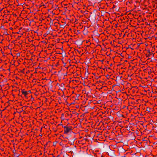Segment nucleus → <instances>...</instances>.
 Listing matches in <instances>:
<instances>
[{
	"instance_id": "1",
	"label": "nucleus",
	"mask_w": 157,
	"mask_h": 157,
	"mask_svg": "<svg viewBox=\"0 0 157 157\" xmlns=\"http://www.w3.org/2000/svg\"><path fill=\"white\" fill-rule=\"evenodd\" d=\"M60 125L62 126V127L64 128V134H67L69 132H72L73 127L71 125H67L63 127V124H58L57 126L58 127Z\"/></svg>"
},
{
	"instance_id": "2",
	"label": "nucleus",
	"mask_w": 157,
	"mask_h": 157,
	"mask_svg": "<svg viewBox=\"0 0 157 157\" xmlns=\"http://www.w3.org/2000/svg\"><path fill=\"white\" fill-rule=\"evenodd\" d=\"M151 143L154 145H157V137L155 136H152L150 138Z\"/></svg>"
},
{
	"instance_id": "3",
	"label": "nucleus",
	"mask_w": 157,
	"mask_h": 157,
	"mask_svg": "<svg viewBox=\"0 0 157 157\" xmlns=\"http://www.w3.org/2000/svg\"><path fill=\"white\" fill-rule=\"evenodd\" d=\"M115 151L112 150L110 149L107 151V153L110 156H113L115 155Z\"/></svg>"
},
{
	"instance_id": "4",
	"label": "nucleus",
	"mask_w": 157,
	"mask_h": 157,
	"mask_svg": "<svg viewBox=\"0 0 157 157\" xmlns=\"http://www.w3.org/2000/svg\"><path fill=\"white\" fill-rule=\"evenodd\" d=\"M21 92L22 94L24 95L25 97H27V95L28 94V92H27V91H25V89L23 90L21 89Z\"/></svg>"
},
{
	"instance_id": "5",
	"label": "nucleus",
	"mask_w": 157,
	"mask_h": 157,
	"mask_svg": "<svg viewBox=\"0 0 157 157\" xmlns=\"http://www.w3.org/2000/svg\"><path fill=\"white\" fill-rule=\"evenodd\" d=\"M147 141L146 140H143L141 143V145H142L144 147H145L146 146L147 144Z\"/></svg>"
},
{
	"instance_id": "6",
	"label": "nucleus",
	"mask_w": 157,
	"mask_h": 157,
	"mask_svg": "<svg viewBox=\"0 0 157 157\" xmlns=\"http://www.w3.org/2000/svg\"><path fill=\"white\" fill-rule=\"evenodd\" d=\"M93 12L95 16L97 15L99 17L100 15V12L97 10H95Z\"/></svg>"
},
{
	"instance_id": "7",
	"label": "nucleus",
	"mask_w": 157,
	"mask_h": 157,
	"mask_svg": "<svg viewBox=\"0 0 157 157\" xmlns=\"http://www.w3.org/2000/svg\"><path fill=\"white\" fill-rule=\"evenodd\" d=\"M147 51L148 53L146 54V57H150L153 53L150 52L149 49L147 50Z\"/></svg>"
},
{
	"instance_id": "8",
	"label": "nucleus",
	"mask_w": 157,
	"mask_h": 157,
	"mask_svg": "<svg viewBox=\"0 0 157 157\" xmlns=\"http://www.w3.org/2000/svg\"><path fill=\"white\" fill-rule=\"evenodd\" d=\"M131 155V154L130 152H127L124 155V156L122 157H129Z\"/></svg>"
},
{
	"instance_id": "9",
	"label": "nucleus",
	"mask_w": 157,
	"mask_h": 157,
	"mask_svg": "<svg viewBox=\"0 0 157 157\" xmlns=\"http://www.w3.org/2000/svg\"><path fill=\"white\" fill-rule=\"evenodd\" d=\"M82 141L84 142V141H85V142L86 141H87L88 142L89 141V140L88 139L86 138H84V137H83V139L82 140Z\"/></svg>"
},
{
	"instance_id": "10",
	"label": "nucleus",
	"mask_w": 157,
	"mask_h": 157,
	"mask_svg": "<svg viewBox=\"0 0 157 157\" xmlns=\"http://www.w3.org/2000/svg\"><path fill=\"white\" fill-rule=\"evenodd\" d=\"M74 140H75V139H73L72 140H71V141H69V142L68 143V144H70V145H71L72 144H73V143H74Z\"/></svg>"
},
{
	"instance_id": "11",
	"label": "nucleus",
	"mask_w": 157,
	"mask_h": 157,
	"mask_svg": "<svg viewBox=\"0 0 157 157\" xmlns=\"http://www.w3.org/2000/svg\"><path fill=\"white\" fill-rule=\"evenodd\" d=\"M134 0H128V1L127 2L126 4H127L128 2L130 4H132L133 3Z\"/></svg>"
},
{
	"instance_id": "12",
	"label": "nucleus",
	"mask_w": 157,
	"mask_h": 157,
	"mask_svg": "<svg viewBox=\"0 0 157 157\" xmlns=\"http://www.w3.org/2000/svg\"><path fill=\"white\" fill-rule=\"evenodd\" d=\"M151 109H152L151 108L148 107H147L146 108V111H148V112H151Z\"/></svg>"
},
{
	"instance_id": "13",
	"label": "nucleus",
	"mask_w": 157,
	"mask_h": 157,
	"mask_svg": "<svg viewBox=\"0 0 157 157\" xmlns=\"http://www.w3.org/2000/svg\"><path fill=\"white\" fill-rule=\"evenodd\" d=\"M18 90H17V89H14V90H12V92H13V91H14V92H17V93H18Z\"/></svg>"
},
{
	"instance_id": "14",
	"label": "nucleus",
	"mask_w": 157,
	"mask_h": 157,
	"mask_svg": "<svg viewBox=\"0 0 157 157\" xmlns=\"http://www.w3.org/2000/svg\"><path fill=\"white\" fill-rule=\"evenodd\" d=\"M66 114H67V116H69L70 115L71 116H70V118H71L72 116V114L71 113H70V114H69L68 113H67Z\"/></svg>"
},
{
	"instance_id": "15",
	"label": "nucleus",
	"mask_w": 157,
	"mask_h": 157,
	"mask_svg": "<svg viewBox=\"0 0 157 157\" xmlns=\"http://www.w3.org/2000/svg\"><path fill=\"white\" fill-rule=\"evenodd\" d=\"M57 143V142L56 141L53 142V146H56Z\"/></svg>"
},
{
	"instance_id": "16",
	"label": "nucleus",
	"mask_w": 157,
	"mask_h": 157,
	"mask_svg": "<svg viewBox=\"0 0 157 157\" xmlns=\"http://www.w3.org/2000/svg\"><path fill=\"white\" fill-rule=\"evenodd\" d=\"M99 155L100 154H97L96 153H94V157H98V155Z\"/></svg>"
},
{
	"instance_id": "17",
	"label": "nucleus",
	"mask_w": 157,
	"mask_h": 157,
	"mask_svg": "<svg viewBox=\"0 0 157 157\" xmlns=\"http://www.w3.org/2000/svg\"><path fill=\"white\" fill-rule=\"evenodd\" d=\"M25 70V68H24L22 70H21L20 71H19L20 72H22V73H24V71Z\"/></svg>"
},
{
	"instance_id": "18",
	"label": "nucleus",
	"mask_w": 157,
	"mask_h": 157,
	"mask_svg": "<svg viewBox=\"0 0 157 157\" xmlns=\"http://www.w3.org/2000/svg\"><path fill=\"white\" fill-rule=\"evenodd\" d=\"M48 156H52V157H55V156L53 155V154H48Z\"/></svg>"
},
{
	"instance_id": "19",
	"label": "nucleus",
	"mask_w": 157,
	"mask_h": 157,
	"mask_svg": "<svg viewBox=\"0 0 157 157\" xmlns=\"http://www.w3.org/2000/svg\"><path fill=\"white\" fill-rule=\"evenodd\" d=\"M148 139V138H147V137H144V139H143V140H146L147 141V140Z\"/></svg>"
},
{
	"instance_id": "20",
	"label": "nucleus",
	"mask_w": 157,
	"mask_h": 157,
	"mask_svg": "<svg viewBox=\"0 0 157 157\" xmlns=\"http://www.w3.org/2000/svg\"><path fill=\"white\" fill-rule=\"evenodd\" d=\"M6 107L5 108V109H3V110H0V111H1V116H2V111H4L5 109H6Z\"/></svg>"
},
{
	"instance_id": "21",
	"label": "nucleus",
	"mask_w": 157,
	"mask_h": 157,
	"mask_svg": "<svg viewBox=\"0 0 157 157\" xmlns=\"http://www.w3.org/2000/svg\"><path fill=\"white\" fill-rule=\"evenodd\" d=\"M20 90H18V92L17 93H18V95L19 96H21V95H20Z\"/></svg>"
},
{
	"instance_id": "22",
	"label": "nucleus",
	"mask_w": 157,
	"mask_h": 157,
	"mask_svg": "<svg viewBox=\"0 0 157 157\" xmlns=\"http://www.w3.org/2000/svg\"><path fill=\"white\" fill-rule=\"evenodd\" d=\"M63 142L64 143H67V140H64L63 141Z\"/></svg>"
},
{
	"instance_id": "23",
	"label": "nucleus",
	"mask_w": 157,
	"mask_h": 157,
	"mask_svg": "<svg viewBox=\"0 0 157 157\" xmlns=\"http://www.w3.org/2000/svg\"><path fill=\"white\" fill-rule=\"evenodd\" d=\"M48 142H51V141H49L48 142H47L46 144L44 145L45 147V146L47 145L48 144Z\"/></svg>"
},
{
	"instance_id": "24",
	"label": "nucleus",
	"mask_w": 157,
	"mask_h": 157,
	"mask_svg": "<svg viewBox=\"0 0 157 157\" xmlns=\"http://www.w3.org/2000/svg\"><path fill=\"white\" fill-rule=\"evenodd\" d=\"M121 150L122 151H123L124 152H125V151L124 149H123L122 148Z\"/></svg>"
},
{
	"instance_id": "25",
	"label": "nucleus",
	"mask_w": 157,
	"mask_h": 157,
	"mask_svg": "<svg viewBox=\"0 0 157 157\" xmlns=\"http://www.w3.org/2000/svg\"><path fill=\"white\" fill-rule=\"evenodd\" d=\"M27 92H28V93H32L31 91L30 90H29L28 91H27Z\"/></svg>"
},
{
	"instance_id": "26",
	"label": "nucleus",
	"mask_w": 157,
	"mask_h": 157,
	"mask_svg": "<svg viewBox=\"0 0 157 157\" xmlns=\"http://www.w3.org/2000/svg\"><path fill=\"white\" fill-rule=\"evenodd\" d=\"M154 36L155 37H157V33H156L154 35Z\"/></svg>"
},
{
	"instance_id": "27",
	"label": "nucleus",
	"mask_w": 157,
	"mask_h": 157,
	"mask_svg": "<svg viewBox=\"0 0 157 157\" xmlns=\"http://www.w3.org/2000/svg\"><path fill=\"white\" fill-rule=\"evenodd\" d=\"M34 100V98H32V97L31 98V101H33V100Z\"/></svg>"
},
{
	"instance_id": "28",
	"label": "nucleus",
	"mask_w": 157,
	"mask_h": 157,
	"mask_svg": "<svg viewBox=\"0 0 157 157\" xmlns=\"http://www.w3.org/2000/svg\"><path fill=\"white\" fill-rule=\"evenodd\" d=\"M132 57V56H128V59H130V58H131Z\"/></svg>"
},
{
	"instance_id": "29",
	"label": "nucleus",
	"mask_w": 157,
	"mask_h": 157,
	"mask_svg": "<svg viewBox=\"0 0 157 157\" xmlns=\"http://www.w3.org/2000/svg\"><path fill=\"white\" fill-rule=\"evenodd\" d=\"M21 36H18L17 37V38L18 39H20Z\"/></svg>"
},
{
	"instance_id": "30",
	"label": "nucleus",
	"mask_w": 157,
	"mask_h": 157,
	"mask_svg": "<svg viewBox=\"0 0 157 157\" xmlns=\"http://www.w3.org/2000/svg\"><path fill=\"white\" fill-rule=\"evenodd\" d=\"M11 94L13 95V96L14 98L15 97V95L13 94L12 92Z\"/></svg>"
},
{
	"instance_id": "31",
	"label": "nucleus",
	"mask_w": 157,
	"mask_h": 157,
	"mask_svg": "<svg viewBox=\"0 0 157 157\" xmlns=\"http://www.w3.org/2000/svg\"><path fill=\"white\" fill-rule=\"evenodd\" d=\"M105 76L108 78V77L109 76L108 75H106Z\"/></svg>"
},
{
	"instance_id": "32",
	"label": "nucleus",
	"mask_w": 157,
	"mask_h": 157,
	"mask_svg": "<svg viewBox=\"0 0 157 157\" xmlns=\"http://www.w3.org/2000/svg\"><path fill=\"white\" fill-rule=\"evenodd\" d=\"M117 25H118V24H116L115 25V27L117 28Z\"/></svg>"
},
{
	"instance_id": "33",
	"label": "nucleus",
	"mask_w": 157,
	"mask_h": 157,
	"mask_svg": "<svg viewBox=\"0 0 157 157\" xmlns=\"http://www.w3.org/2000/svg\"><path fill=\"white\" fill-rule=\"evenodd\" d=\"M112 64L111 63L110 64V66L111 67L112 66Z\"/></svg>"
},
{
	"instance_id": "34",
	"label": "nucleus",
	"mask_w": 157,
	"mask_h": 157,
	"mask_svg": "<svg viewBox=\"0 0 157 157\" xmlns=\"http://www.w3.org/2000/svg\"><path fill=\"white\" fill-rule=\"evenodd\" d=\"M10 29H11V30H13V28H12L11 27V28H10Z\"/></svg>"
},
{
	"instance_id": "35",
	"label": "nucleus",
	"mask_w": 157,
	"mask_h": 157,
	"mask_svg": "<svg viewBox=\"0 0 157 157\" xmlns=\"http://www.w3.org/2000/svg\"><path fill=\"white\" fill-rule=\"evenodd\" d=\"M3 40V39H2V41H1V42H0V43H2V41Z\"/></svg>"
},
{
	"instance_id": "36",
	"label": "nucleus",
	"mask_w": 157,
	"mask_h": 157,
	"mask_svg": "<svg viewBox=\"0 0 157 157\" xmlns=\"http://www.w3.org/2000/svg\"><path fill=\"white\" fill-rule=\"evenodd\" d=\"M1 149L2 151H4V148H2V149Z\"/></svg>"
},
{
	"instance_id": "37",
	"label": "nucleus",
	"mask_w": 157,
	"mask_h": 157,
	"mask_svg": "<svg viewBox=\"0 0 157 157\" xmlns=\"http://www.w3.org/2000/svg\"><path fill=\"white\" fill-rule=\"evenodd\" d=\"M8 70H9V71H10V68L9 69H8Z\"/></svg>"
},
{
	"instance_id": "38",
	"label": "nucleus",
	"mask_w": 157,
	"mask_h": 157,
	"mask_svg": "<svg viewBox=\"0 0 157 157\" xmlns=\"http://www.w3.org/2000/svg\"><path fill=\"white\" fill-rule=\"evenodd\" d=\"M108 69H111V68L110 67H108Z\"/></svg>"
},
{
	"instance_id": "39",
	"label": "nucleus",
	"mask_w": 157,
	"mask_h": 157,
	"mask_svg": "<svg viewBox=\"0 0 157 157\" xmlns=\"http://www.w3.org/2000/svg\"><path fill=\"white\" fill-rule=\"evenodd\" d=\"M101 157H104V156H103V155H101Z\"/></svg>"
},
{
	"instance_id": "40",
	"label": "nucleus",
	"mask_w": 157,
	"mask_h": 157,
	"mask_svg": "<svg viewBox=\"0 0 157 157\" xmlns=\"http://www.w3.org/2000/svg\"><path fill=\"white\" fill-rule=\"evenodd\" d=\"M122 53H121V54H120V55L121 56H123L121 55H122Z\"/></svg>"
},
{
	"instance_id": "41",
	"label": "nucleus",
	"mask_w": 157,
	"mask_h": 157,
	"mask_svg": "<svg viewBox=\"0 0 157 157\" xmlns=\"http://www.w3.org/2000/svg\"><path fill=\"white\" fill-rule=\"evenodd\" d=\"M124 61L125 62H127L128 61H127V60H125Z\"/></svg>"
},
{
	"instance_id": "42",
	"label": "nucleus",
	"mask_w": 157,
	"mask_h": 157,
	"mask_svg": "<svg viewBox=\"0 0 157 157\" xmlns=\"http://www.w3.org/2000/svg\"><path fill=\"white\" fill-rule=\"evenodd\" d=\"M136 3H137V2H138V1H136Z\"/></svg>"
},
{
	"instance_id": "43",
	"label": "nucleus",
	"mask_w": 157,
	"mask_h": 157,
	"mask_svg": "<svg viewBox=\"0 0 157 157\" xmlns=\"http://www.w3.org/2000/svg\"><path fill=\"white\" fill-rule=\"evenodd\" d=\"M118 44H120V42H118Z\"/></svg>"
},
{
	"instance_id": "44",
	"label": "nucleus",
	"mask_w": 157,
	"mask_h": 157,
	"mask_svg": "<svg viewBox=\"0 0 157 157\" xmlns=\"http://www.w3.org/2000/svg\"><path fill=\"white\" fill-rule=\"evenodd\" d=\"M10 12L9 11H8V13H10Z\"/></svg>"
},
{
	"instance_id": "45",
	"label": "nucleus",
	"mask_w": 157,
	"mask_h": 157,
	"mask_svg": "<svg viewBox=\"0 0 157 157\" xmlns=\"http://www.w3.org/2000/svg\"><path fill=\"white\" fill-rule=\"evenodd\" d=\"M57 53L58 54H60L59 53V52H58Z\"/></svg>"
},
{
	"instance_id": "46",
	"label": "nucleus",
	"mask_w": 157,
	"mask_h": 157,
	"mask_svg": "<svg viewBox=\"0 0 157 157\" xmlns=\"http://www.w3.org/2000/svg\"><path fill=\"white\" fill-rule=\"evenodd\" d=\"M57 53L58 54H60L59 53V52H58Z\"/></svg>"
},
{
	"instance_id": "47",
	"label": "nucleus",
	"mask_w": 157,
	"mask_h": 157,
	"mask_svg": "<svg viewBox=\"0 0 157 157\" xmlns=\"http://www.w3.org/2000/svg\"><path fill=\"white\" fill-rule=\"evenodd\" d=\"M107 63H109V61H107Z\"/></svg>"
},
{
	"instance_id": "48",
	"label": "nucleus",
	"mask_w": 157,
	"mask_h": 157,
	"mask_svg": "<svg viewBox=\"0 0 157 157\" xmlns=\"http://www.w3.org/2000/svg\"><path fill=\"white\" fill-rule=\"evenodd\" d=\"M49 157H52V156H49Z\"/></svg>"
},
{
	"instance_id": "49",
	"label": "nucleus",
	"mask_w": 157,
	"mask_h": 157,
	"mask_svg": "<svg viewBox=\"0 0 157 157\" xmlns=\"http://www.w3.org/2000/svg\"><path fill=\"white\" fill-rule=\"evenodd\" d=\"M94 75H95V73H93V74Z\"/></svg>"
},
{
	"instance_id": "50",
	"label": "nucleus",
	"mask_w": 157,
	"mask_h": 157,
	"mask_svg": "<svg viewBox=\"0 0 157 157\" xmlns=\"http://www.w3.org/2000/svg\"><path fill=\"white\" fill-rule=\"evenodd\" d=\"M7 103H9V101L7 102Z\"/></svg>"
},
{
	"instance_id": "51",
	"label": "nucleus",
	"mask_w": 157,
	"mask_h": 157,
	"mask_svg": "<svg viewBox=\"0 0 157 157\" xmlns=\"http://www.w3.org/2000/svg\"><path fill=\"white\" fill-rule=\"evenodd\" d=\"M98 78H97V77H96V79H98Z\"/></svg>"
},
{
	"instance_id": "52",
	"label": "nucleus",
	"mask_w": 157,
	"mask_h": 157,
	"mask_svg": "<svg viewBox=\"0 0 157 157\" xmlns=\"http://www.w3.org/2000/svg\"><path fill=\"white\" fill-rule=\"evenodd\" d=\"M98 78H97V77H96V79H98Z\"/></svg>"
},
{
	"instance_id": "53",
	"label": "nucleus",
	"mask_w": 157,
	"mask_h": 157,
	"mask_svg": "<svg viewBox=\"0 0 157 157\" xmlns=\"http://www.w3.org/2000/svg\"><path fill=\"white\" fill-rule=\"evenodd\" d=\"M125 36V34H124V35L123 36Z\"/></svg>"
},
{
	"instance_id": "54",
	"label": "nucleus",
	"mask_w": 157,
	"mask_h": 157,
	"mask_svg": "<svg viewBox=\"0 0 157 157\" xmlns=\"http://www.w3.org/2000/svg\"><path fill=\"white\" fill-rule=\"evenodd\" d=\"M144 20H146V18H145V19H144Z\"/></svg>"
},
{
	"instance_id": "55",
	"label": "nucleus",
	"mask_w": 157,
	"mask_h": 157,
	"mask_svg": "<svg viewBox=\"0 0 157 157\" xmlns=\"http://www.w3.org/2000/svg\"><path fill=\"white\" fill-rule=\"evenodd\" d=\"M15 112H14V114H15Z\"/></svg>"
},
{
	"instance_id": "56",
	"label": "nucleus",
	"mask_w": 157,
	"mask_h": 157,
	"mask_svg": "<svg viewBox=\"0 0 157 157\" xmlns=\"http://www.w3.org/2000/svg\"><path fill=\"white\" fill-rule=\"evenodd\" d=\"M74 93V91H73V92H72V93Z\"/></svg>"
},
{
	"instance_id": "57",
	"label": "nucleus",
	"mask_w": 157,
	"mask_h": 157,
	"mask_svg": "<svg viewBox=\"0 0 157 157\" xmlns=\"http://www.w3.org/2000/svg\"><path fill=\"white\" fill-rule=\"evenodd\" d=\"M15 16H16V14H15Z\"/></svg>"
},
{
	"instance_id": "58",
	"label": "nucleus",
	"mask_w": 157,
	"mask_h": 157,
	"mask_svg": "<svg viewBox=\"0 0 157 157\" xmlns=\"http://www.w3.org/2000/svg\"><path fill=\"white\" fill-rule=\"evenodd\" d=\"M15 16H16V14H15Z\"/></svg>"
},
{
	"instance_id": "59",
	"label": "nucleus",
	"mask_w": 157,
	"mask_h": 157,
	"mask_svg": "<svg viewBox=\"0 0 157 157\" xmlns=\"http://www.w3.org/2000/svg\"><path fill=\"white\" fill-rule=\"evenodd\" d=\"M122 60V59H121V61Z\"/></svg>"
},
{
	"instance_id": "60",
	"label": "nucleus",
	"mask_w": 157,
	"mask_h": 157,
	"mask_svg": "<svg viewBox=\"0 0 157 157\" xmlns=\"http://www.w3.org/2000/svg\"><path fill=\"white\" fill-rule=\"evenodd\" d=\"M149 142L151 143V141L149 140Z\"/></svg>"
},
{
	"instance_id": "61",
	"label": "nucleus",
	"mask_w": 157,
	"mask_h": 157,
	"mask_svg": "<svg viewBox=\"0 0 157 157\" xmlns=\"http://www.w3.org/2000/svg\"><path fill=\"white\" fill-rule=\"evenodd\" d=\"M110 51H112V50H110Z\"/></svg>"
},
{
	"instance_id": "62",
	"label": "nucleus",
	"mask_w": 157,
	"mask_h": 157,
	"mask_svg": "<svg viewBox=\"0 0 157 157\" xmlns=\"http://www.w3.org/2000/svg\"><path fill=\"white\" fill-rule=\"evenodd\" d=\"M63 157H64V156H63Z\"/></svg>"
}]
</instances>
